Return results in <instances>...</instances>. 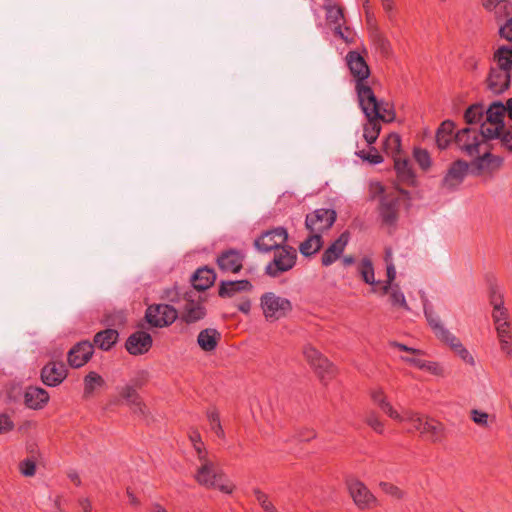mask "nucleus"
I'll return each instance as SVG.
<instances>
[{
    "mask_svg": "<svg viewBox=\"0 0 512 512\" xmlns=\"http://www.w3.org/2000/svg\"><path fill=\"white\" fill-rule=\"evenodd\" d=\"M309 233V236L299 245V251L305 257H310L318 253L324 244L323 237L320 233Z\"/></svg>",
    "mask_w": 512,
    "mask_h": 512,
    "instance_id": "c85d7f7f",
    "label": "nucleus"
},
{
    "mask_svg": "<svg viewBox=\"0 0 512 512\" xmlns=\"http://www.w3.org/2000/svg\"><path fill=\"white\" fill-rule=\"evenodd\" d=\"M500 37L512 42V18L508 19L506 23L499 29Z\"/></svg>",
    "mask_w": 512,
    "mask_h": 512,
    "instance_id": "69168bd1",
    "label": "nucleus"
},
{
    "mask_svg": "<svg viewBox=\"0 0 512 512\" xmlns=\"http://www.w3.org/2000/svg\"><path fill=\"white\" fill-rule=\"evenodd\" d=\"M119 333L115 329H106L96 333L94 344L102 350H109L117 342Z\"/></svg>",
    "mask_w": 512,
    "mask_h": 512,
    "instance_id": "72a5a7b5",
    "label": "nucleus"
},
{
    "mask_svg": "<svg viewBox=\"0 0 512 512\" xmlns=\"http://www.w3.org/2000/svg\"><path fill=\"white\" fill-rule=\"evenodd\" d=\"M14 428V423L6 414H0V434L7 433Z\"/></svg>",
    "mask_w": 512,
    "mask_h": 512,
    "instance_id": "0e129e2a",
    "label": "nucleus"
},
{
    "mask_svg": "<svg viewBox=\"0 0 512 512\" xmlns=\"http://www.w3.org/2000/svg\"><path fill=\"white\" fill-rule=\"evenodd\" d=\"M511 83V72L491 66L486 79L487 89L498 95L506 91Z\"/></svg>",
    "mask_w": 512,
    "mask_h": 512,
    "instance_id": "2eb2a0df",
    "label": "nucleus"
},
{
    "mask_svg": "<svg viewBox=\"0 0 512 512\" xmlns=\"http://www.w3.org/2000/svg\"><path fill=\"white\" fill-rule=\"evenodd\" d=\"M334 34L341 38L346 44H353L355 42V33L347 26L344 28L340 24L335 26Z\"/></svg>",
    "mask_w": 512,
    "mask_h": 512,
    "instance_id": "3c124183",
    "label": "nucleus"
},
{
    "mask_svg": "<svg viewBox=\"0 0 512 512\" xmlns=\"http://www.w3.org/2000/svg\"><path fill=\"white\" fill-rule=\"evenodd\" d=\"M369 38L376 51L382 57L389 58L392 55V46L388 38L381 32L377 24L370 27Z\"/></svg>",
    "mask_w": 512,
    "mask_h": 512,
    "instance_id": "b1692460",
    "label": "nucleus"
},
{
    "mask_svg": "<svg viewBox=\"0 0 512 512\" xmlns=\"http://www.w3.org/2000/svg\"><path fill=\"white\" fill-rule=\"evenodd\" d=\"M206 315V308L200 300H187L181 316L187 324L195 323Z\"/></svg>",
    "mask_w": 512,
    "mask_h": 512,
    "instance_id": "393cba45",
    "label": "nucleus"
},
{
    "mask_svg": "<svg viewBox=\"0 0 512 512\" xmlns=\"http://www.w3.org/2000/svg\"><path fill=\"white\" fill-rule=\"evenodd\" d=\"M349 493L359 509H370L377 504L376 497L370 492L368 487L358 479H349L347 481Z\"/></svg>",
    "mask_w": 512,
    "mask_h": 512,
    "instance_id": "f8f14e48",
    "label": "nucleus"
},
{
    "mask_svg": "<svg viewBox=\"0 0 512 512\" xmlns=\"http://www.w3.org/2000/svg\"><path fill=\"white\" fill-rule=\"evenodd\" d=\"M414 158L423 169H428L431 165L430 155L426 150L415 149Z\"/></svg>",
    "mask_w": 512,
    "mask_h": 512,
    "instance_id": "13d9d810",
    "label": "nucleus"
},
{
    "mask_svg": "<svg viewBox=\"0 0 512 512\" xmlns=\"http://www.w3.org/2000/svg\"><path fill=\"white\" fill-rule=\"evenodd\" d=\"M260 306L268 321H276L285 317L292 310V304L287 298L266 292L260 298Z\"/></svg>",
    "mask_w": 512,
    "mask_h": 512,
    "instance_id": "20e7f679",
    "label": "nucleus"
},
{
    "mask_svg": "<svg viewBox=\"0 0 512 512\" xmlns=\"http://www.w3.org/2000/svg\"><path fill=\"white\" fill-rule=\"evenodd\" d=\"M245 253L237 249H227L220 252L216 262L223 273H238L243 268Z\"/></svg>",
    "mask_w": 512,
    "mask_h": 512,
    "instance_id": "ddd939ff",
    "label": "nucleus"
},
{
    "mask_svg": "<svg viewBox=\"0 0 512 512\" xmlns=\"http://www.w3.org/2000/svg\"><path fill=\"white\" fill-rule=\"evenodd\" d=\"M120 397L125 401V403L131 408L133 413L139 414L143 417L147 416L148 410L143 402L141 396L134 389L133 386H129L128 384L120 387L118 389Z\"/></svg>",
    "mask_w": 512,
    "mask_h": 512,
    "instance_id": "aec40b11",
    "label": "nucleus"
},
{
    "mask_svg": "<svg viewBox=\"0 0 512 512\" xmlns=\"http://www.w3.org/2000/svg\"><path fill=\"white\" fill-rule=\"evenodd\" d=\"M394 168L401 181L406 183H412L414 181V173L410 161L407 158H402L401 156L395 157Z\"/></svg>",
    "mask_w": 512,
    "mask_h": 512,
    "instance_id": "e433bc0d",
    "label": "nucleus"
},
{
    "mask_svg": "<svg viewBox=\"0 0 512 512\" xmlns=\"http://www.w3.org/2000/svg\"><path fill=\"white\" fill-rule=\"evenodd\" d=\"M178 317L177 310L169 304L150 305L145 313L147 322L153 327L171 325Z\"/></svg>",
    "mask_w": 512,
    "mask_h": 512,
    "instance_id": "1a4fd4ad",
    "label": "nucleus"
},
{
    "mask_svg": "<svg viewBox=\"0 0 512 512\" xmlns=\"http://www.w3.org/2000/svg\"><path fill=\"white\" fill-rule=\"evenodd\" d=\"M356 155L371 164H379L383 161V157L377 152L375 148H372L368 152L361 150L356 152Z\"/></svg>",
    "mask_w": 512,
    "mask_h": 512,
    "instance_id": "864d4df0",
    "label": "nucleus"
},
{
    "mask_svg": "<svg viewBox=\"0 0 512 512\" xmlns=\"http://www.w3.org/2000/svg\"><path fill=\"white\" fill-rule=\"evenodd\" d=\"M503 130L504 127L501 125L498 126L488 121L483 122L478 130V138L483 143V148L489 147V140L500 138L501 131Z\"/></svg>",
    "mask_w": 512,
    "mask_h": 512,
    "instance_id": "2f4dec72",
    "label": "nucleus"
},
{
    "mask_svg": "<svg viewBox=\"0 0 512 512\" xmlns=\"http://www.w3.org/2000/svg\"><path fill=\"white\" fill-rule=\"evenodd\" d=\"M194 478L199 485L208 489H217L225 494H232L235 489V485L213 459H203L199 462Z\"/></svg>",
    "mask_w": 512,
    "mask_h": 512,
    "instance_id": "f257e3e1",
    "label": "nucleus"
},
{
    "mask_svg": "<svg viewBox=\"0 0 512 512\" xmlns=\"http://www.w3.org/2000/svg\"><path fill=\"white\" fill-rule=\"evenodd\" d=\"M401 418V420H398L399 422L411 423L413 430L420 432L421 435L433 443L441 442L445 437L444 425L433 418L420 415L411 410L401 414Z\"/></svg>",
    "mask_w": 512,
    "mask_h": 512,
    "instance_id": "7ed1b4c3",
    "label": "nucleus"
},
{
    "mask_svg": "<svg viewBox=\"0 0 512 512\" xmlns=\"http://www.w3.org/2000/svg\"><path fill=\"white\" fill-rule=\"evenodd\" d=\"M510 322L504 321L496 326L497 336L500 342L501 350L507 355H512L511 341L512 331L510 328Z\"/></svg>",
    "mask_w": 512,
    "mask_h": 512,
    "instance_id": "c9c22d12",
    "label": "nucleus"
},
{
    "mask_svg": "<svg viewBox=\"0 0 512 512\" xmlns=\"http://www.w3.org/2000/svg\"><path fill=\"white\" fill-rule=\"evenodd\" d=\"M221 334L214 328H206L200 331L197 337L199 347L205 351L210 352L216 349Z\"/></svg>",
    "mask_w": 512,
    "mask_h": 512,
    "instance_id": "cd10ccee",
    "label": "nucleus"
},
{
    "mask_svg": "<svg viewBox=\"0 0 512 512\" xmlns=\"http://www.w3.org/2000/svg\"><path fill=\"white\" fill-rule=\"evenodd\" d=\"M424 314L435 335L441 341L444 342L448 337H450L452 333L442 325L439 316L431 308L425 306Z\"/></svg>",
    "mask_w": 512,
    "mask_h": 512,
    "instance_id": "7c9ffc66",
    "label": "nucleus"
},
{
    "mask_svg": "<svg viewBox=\"0 0 512 512\" xmlns=\"http://www.w3.org/2000/svg\"><path fill=\"white\" fill-rule=\"evenodd\" d=\"M485 115V108L482 104L471 105L465 112L464 118L468 124L479 123Z\"/></svg>",
    "mask_w": 512,
    "mask_h": 512,
    "instance_id": "a18cd8bd",
    "label": "nucleus"
},
{
    "mask_svg": "<svg viewBox=\"0 0 512 512\" xmlns=\"http://www.w3.org/2000/svg\"><path fill=\"white\" fill-rule=\"evenodd\" d=\"M491 303L493 304L494 311L492 314L495 326H498L499 323L504 321H508V312L506 308L503 306V300L500 295H493L491 298Z\"/></svg>",
    "mask_w": 512,
    "mask_h": 512,
    "instance_id": "37998d69",
    "label": "nucleus"
},
{
    "mask_svg": "<svg viewBox=\"0 0 512 512\" xmlns=\"http://www.w3.org/2000/svg\"><path fill=\"white\" fill-rule=\"evenodd\" d=\"M495 67L512 72V45H502L494 52Z\"/></svg>",
    "mask_w": 512,
    "mask_h": 512,
    "instance_id": "473e14b6",
    "label": "nucleus"
},
{
    "mask_svg": "<svg viewBox=\"0 0 512 512\" xmlns=\"http://www.w3.org/2000/svg\"><path fill=\"white\" fill-rule=\"evenodd\" d=\"M506 0H483V6L488 11H494L496 14H501L506 8Z\"/></svg>",
    "mask_w": 512,
    "mask_h": 512,
    "instance_id": "6e6d98bb",
    "label": "nucleus"
},
{
    "mask_svg": "<svg viewBox=\"0 0 512 512\" xmlns=\"http://www.w3.org/2000/svg\"><path fill=\"white\" fill-rule=\"evenodd\" d=\"M20 471L26 477H31L35 475L36 472V464L31 459H25L20 463Z\"/></svg>",
    "mask_w": 512,
    "mask_h": 512,
    "instance_id": "680f3d73",
    "label": "nucleus"
},
{
    "mask_svg": "<svg viewBox=\"0 0 512 512\" xmlns=\"http://www.w3.org/2000/svg\"><path fill=\"white\" fill-rule=\"evenodd\" d=\"M381 5L389 21L394 22L396 20L394 0H381Z\"/></svg>",
    "mask_w": 512,
    "mask_h": 512,
    "instance_id": "e2e57ef3",
    "label": "nucleus"
},
{
    "mask_svg": "<svg viewBox=\"0 0 512 512\" xmlns=\"http://www.w3.org/2000/svg\"><path fill=\"white\" fill-rule=\"evenodd\" d=\"M94 353V345L89 341L75 344L68 352L67 361L72 368L84 366Z\"/></svg>",
    "mask_w": 512,
    "mask_h": 512,
    "instance_id": "dca6fc26",
    "label": "nucleus"
},
{
    "mask_svg": "<svg viewBox=\"0 0 512 512\" xmlns=\"http://www.w3.org/2000/svg\"><path fill=\"white\" fill-rule=\"evenodd\" d=\"M337 219V212L334 209L319 208L308 213L305 217V228L309 232L320 233L330 230Z\"/></svg>",
    "mask_w": 512,
    "mask_h": 512,
    "instance_id": "0eeeda50",
    "label": "nucleus"
},
{
    "mask_svg": "<svg viewBox=\"0 0 512 512\" xmlns=\"http://www.w3.org/2000/svg\"><path fill=\"white\" fill-rule=\"evenodd\" d=\"M476 159L472 165L478 171L493 172L498 170L502 165V158L495 156L489 152V147L482 148L481 154L475 156Z\"/></svg>",
    "mask_w": 512,
    "mask_h": 512,
    "instance_id": "4be33fe9",
    "label": "nucleus"
},
{
    "mask_svg": "<svg viewBox=\"0 0 512 512\" xmlns=\"http://www.w3.org/2000/svg\"><path fill=\"white\" fill-rule=\"evenodd\" d=\"M253 285L248 280L222 281L218 294L222 298H230L239 292L251 291Z\"/></svg>",
    "mask_w": 512,
    "mask_h": 512,
    "instance_id": "a878e982",
    "label": "nucleus"
},
{
    "mask_svg": "<svg viewBox=\"0 0 512 512\" xmlns=\"http://www.w3.org/2000/svg\"><path fill=\"white\" fill-rule=\"evenodd\" d=\"M468 174V164L457 160L451 164L442 180V187L448 191H455Z\"/></svg>",
    "mask_w": 512,
    "mask_h": 512,
    "instance_id": "4468645a",
    "label": "nucleus"
},
{
    "mask_svg": "<svg viewBox=\"0 0 512 512\" xmlns=\"http://www.w3.org/2000/svg\"><path fill=\"white\" fill-rule=\"evenodd\" d=\"M422 370L428 371L433 375H442L443 368L436 362L425 361V367Z\"/></svg>",
    "mask_w": 512,
    "mask_h": 512,
    "instance_id": "774afa93",
    "label": "nucleus"
},
{
    "mask_svg": "<svg viewBox=\"0 0 512 512\" xmlns=\"http://www.w3.org/2000/svg\"><path fill=\"white\" fill-rule=\"evenodd\" d=\"M105 381L101 375L91 371L84 378V397H90L96 388L102 387Z\"/></svg>",
    "mask_w": 512,
    "mask_h": 512,
    "instance_id": "a19ab883",
    "label": "nucleus"
},
{
    "mask_svg": "<svg viewBox=\"0 0 512 512\" xmlns=\"http://www.w3.org/2000/svg\"><path fill=\"white\" fill-rule=\"evenodd\" d=\"M395 278H396V269H395L393 262H390L387 264V280L384 283V285L382 286V293L384 295L389 293L391 286H394L393 281L395 280Z\"/></svg>",
    "mask_w": 512,
    "mask_h": 512,
    "instance_id": "4d7b16f0",
    "label": "nucleus"
},
{
    "mask_svg": "<svg viewBox=\"0 0 512 512\" xmlns=\"http://www.w3.org/2000/svg\"><path fill=\"white\" fill-rule=\"evenodd\" d=\"M253 494L259 503V505L262 507L264 512H277V509L273 505V503L269 500V497L266 493L261 491L259 488L253 489Z\"/></svg>",
    "mask_w": 512,
    "mask_h": 512,
    "instance_id": "09e8293b",
    "label": "nucleus"
},
{
    "mask_svg": "<svg viewBox=\"0 0 512 512\" xmlns=\"http://www.w3.org/2000/svg\"><path fill=\"white\" fill-rule=\"evenodd\" d=\"M379 487L385 494L393 498L401 499L404 496V492L399 487L392 483L380 482Z\"/></svg>",
    "mask_w": 512,
    "mask_h": 512,
    "instance_id": "603ef678",
    "label": "nucleus"
},
{
    "mask_svg": "<svg viewBox=\"0 0 512 512\" xmlns=\"http://www.w3.org/2000/svg\"><path fill=\"white\" fill-rule=\"evenodd\" d=\"M384 150L386 153L391 154L393 158L400 156L401 150V137L396 133H391L385 139Z\"/></svg>",
    "mask_w": 512,
    "mask_h": 512,
    "instance_id": "c03bdc74",
    "label": "nucleus"
},
{
    "mask_svg": "<svg viewBox=\"0 0 512 512\" xmlns=\"http://www.w3.org/2000/svg\"><path fill=\"white\" fill-rule=\"evenodd\" d=\"M49 393L37 386H28L24 392L25 405L33 410H40L49 402Z\"/></svg>",
    "mask_w": 512,
    "mask_h": 512,
    "instance_id": "412c9836",
    "label": "nucleus"
},
{
    "mask_svg": "<svg viewBox=\"0 0 512 512\" xmlns=\"http://www.w3.org/2000/svg\"><path fill=\"white\" fill-rule=\"evenodd\" d=\"M367 122L364 124L363 127V136L366 142L371 145L375 143L377 140L380 131H381V125L380 121L377 118L370 116H366Z\"/></svg>",
    "mask_w": 512,
    "mask_h": 512,
    "instance_id": "58836bf2",
    "label": "nucleus"
},
{
    "mask_svg": "<svg viewBox=\"0 0 512 512\" xmlns=\"http://www.w3.org/2000/svg\"><path fill=\"white\" fill-rule=\"evenodd\" d=\"M444 343L449 345L451 349L458 354L463 361L470 365H474V358L469 351L461 344L460 340L453 334L448 337Z\"/></svg>",
    "mask_w": 512,
    "mask_h": 512,
    "instance_id": "ea45409f",
    "label": "nucleus"
},
{
    "mask_svg": "<svg viewBox=\"0 0 512 512\" xmlns=\"http://www.w3.org/2000/svg\"><path fill=\"white\" fill-rule=\"evenodd\" d=\"M371 398L379 408L386 413L393 420H401V414L396 411L390 402L387 401L386 396L382 390H374L371 393Z\"/></svg>",
    "mask_w": 512,
    "mask_h": 512,
    "instance_id": "f704fd0d",
    "label": "nucleus"
},
{
    "mask_svg": "<svg viewBox=\"0 0 512 512\" xmlns=\"http://www.w3.org/2000/svg\"><path fill=\"white\" fill-rule=\"evenodd\" d=\"M365 421L375 432L383 433L384 425L375 412H369Z\"/></svg>",
    "mask_w": 512,
    "mask_h": 512,
    "instance_id": "bf43d9fd",
    "label": "nucleus"
},
{
    "mask_svg": "<svg viewBox=\"0 0 512 512\" xmlns=\"http://www.w3.org/2000/svg\"><path fill=\"white\" fill-rule=\"evenodd\" d=\"M456 146L470 157L480 155L483 143L478 138V130L475 128H464L459 130L454 136Z\"/></svg>",
    "mask_w": 512,
    "mask_h": 512,
    "instance_id": "9b49d317",
    "label": "nucleus"
},
{
    "mask_svg": "<svg viewBox=\"0 0 512 512\" xmlns=\"http://www.w3.org/2000/svg\"><path fill=\"white\" fill-rule=\"evenodd\" d=\"M296 260V249L286 245L274 251L273 260L266 265L265 273L273 278L279 277L281 274L291 270L295 266Z\"/></svg>",
    "mask_w": 512,
    "mask_h": 512,
    "instance_id": "39448f33",
    "label": "nucleus"
},
{
    "mask_svg": "<svg viewBox=\"0 0 512 512\" xmlns=\"http://www.w3.org/2000/svg\"><path fill=\"white\" fill-rule=\"evenodd\" d=\"M500 140L504 147L512 151V126L507 130H503Z\"/></svg>",
    "mask_w": 512,
    "mask_h": 512,
    "instance_id": "338daca9",
    "label": "nucleus"
},
{
    "mask_svg": "<svg viewBox=\"0 0 512 512\" xmlns=\"http://www.w3.org/2000/svg\"><path fill=\"white\" fill-rule=\"evenodd\" d=\"M359 106L365 116H372L379 121L390 123L395 119V112L393 107L388 102L379 101L372 90V100L368 97L358 98Z\"/></svg>",
    "mask_w": 512,
    "mask_h": 512,
    "instance_id": "423d86ee",
    "label": "nucleus"
},
{
    "mask_svg": "<svg viewBox=\"0 0 512 512\" xmlns=\"http://www.w3.org/2000/svg\"><path fill=\"white\" fill-rule=\"evenodd\" d=\"M365 55H367L365 47L362 48L361 52L357 50L349 51L345 57V62L355 80L357 97H368L369 100H372V88L367 84L371 71Z\"/></svg>",
    "mask_w": 512,
    "mask_h": 512,
    "instance_id": "f03ea898",
    "label": "nucleus"
},
{
    "mask_svg": "<svg viewBox=\"0 0 512 512\" xmlns=\"http://www.w3.org/2000/svg\"><path fill=\"white\" fill-rule=\"evenodd\" d=\"M326 19L329 23L334 24L335 26H338L339 24L342 25V22L344 21L343 9L338 6L328 7Z\"/></svg>",
    "mask_w": 512,
    "mask_h": 512,
    "instance_id": "8fccbe9b",
    "label": "nucleus"
},
{
    "mask_svg": "<svg viewBox=\"0 0 512 512\" xmlns=\"http://www.w3.org/2000/svg\"><path fill=\"white\" fill-rule=\"evenodd\" d=\"M350 239L348 231H344L340 236L333 241L323 252L321 257V264L328 267L335 263L343 254Z\"/></svg>",
    "mask_w": 512,
    "mask_h": 512,
    "instance_id": "f3484780",
    "label": "nucleus"
},
{
    "mask_svg": "<svg viewBox=\"0 0 512 512\" xmlns=\"http://www.w3.org/2000/svg\"><path fill=\"white\" fill-rule=\"evenodd\" d=\"M152 343V337L148 332L136 331L128 337L125 347L132 355H142L150 350Z\"/></svg>",
    "mask_w": 512,
    "mask_h": 512,
    "instance_id": "6ab92c4d",
    "label": "nucleus"
},
{
    "mask_svg": "<svg viewBox=\"0 0 512 512\" xmlns=\"http://www.w3.org/2000/svg\"><path fill=\"white\" fill-rule=\"evenodd\" d=\"M288 240V232L284 227H276L263 232L254 241L255 248L263 253L276 251L284 246Z\"/></svg>",
    "mask_w": 512,
    "mask_h": 512,
    "instance_id": "6e6552de",
    "label": "nucleus"
},
{
    "mask_svg": "<svg viewBox=\"0 0 512 512\" xmlns=\"http://www.w3.org/2000/svg\"><path fill=\"white\" fill-rule=\"evenodd\" d=\"M215 279L216 274L213 269L202 267L193 274L191 283L196 290L204 291L213 285Z\"/></svg>",
    "mask_w": 512,
    "mask_h": 512,
    "instance_id": "bb28decb",
    "label": "nucleus"
},
{
    "mask_svg": "<svg viewBox=\"0 0 512 512\" xmlns=\"http://www.w3.org/2000/svg\"><path fill=\"white\" fill-rule=\"evenodd\" d=\"M358 273L363 281L370 285L378 284L374 277V267L370 258L364 257L358 264Z\"/></svg>",
    "mask_w": 512,
    "mask_h": 512,
    "instance_id": "79ce46f5",
    "label": "nucleus"
},
{
    "mask_svg": "<svg viewBox=\"0 0 512 512\" xmlns=\"http://www.w3.org/2000/svg\"><path fill=\"white\" fill-rule=\"evenodd\" d=\"M149 380V373L145 370H141L131 378L129 386H133L135 390L143 388Z\"/></svg>",
    "mask_w": 512,
    "mask_h": 512,
    "instance_id": "5fc2aeb1",
    "label": "nucleus"
},
{
    "mask_svg": "<svg viewBox=\"0 0 512 512\" xmlns=\"http://www.w3.org/2000/svg\"><path fill=\"white\" fill-rule=\"evenodd\" d=\"M303 353L322 382H326L333 377L335 372L334 366L317 349L311 345H307L304 347Z\"/></svg>",
    "mask_w": 512,
    "mask_h": 512,
    "instance_id": "9d476101",
    "label": "nucleus"
},
{
    "mask_svg": "<svg viewBox=\"0 0 512 512\" xmlns=\"http://www.w3.org/2000/svg\"><path fill=\"white\" fill-rule=\"evenodd\" d=\"M207 418H208V421L210 423L211 430L219 438H224L225 437V433H224V430H223V428L221 426L219 413L215 409L209 410L207 412Z\"/></svg>",
    "mask_w": 512,
    "mask_h": 512,
    "instance_id": "de8ad7c7",
    "label": "nucleus"
},
{
    "mask_svg": "<svg viewBox=\"0 0 512 512\" xmlns=\"http://www.w3.org/2000/svg\"><path fill=\"white\" fill-rule=\"evenodd\" d=\"M398 198L392 195H384L380 201V216L382 221L388 225H392L397 220Z\"/></svg>",
    "mask_w": 512,
    "mask_h": 512,
    "instance_id": "5701e85b",
    "label": "nucleus"
},
{
    "mask_svg": "<svg viewBox=\"0 0 512 512\" xmlns=\"http://www.w3.org/2000/svg\"><path fill=\"white\" fill-rule=\"evenodd\" d=\"M67 373L63 362H49L41 370V380L45 385L55 387L65 380Z\"/></svg>",
    "mask_w": 512,
    "mask_h": 512,
    "instance_id": "a211bd4d",
    "label": "nucleus"
},
{
    "mask_svg": "<svg viewBox=\"0 0 512 512\" xmlns=\"http://www.w3.org/2000/svg\"><path fill=\"white\" fill-rule=\"evenodd\" d=\"M454 127V123L450 120L441 123L436 132V144L439 149L447 148L454 139Z\"/></svg>",
    "mask_w": 512,
    "mask_h": 512,
    "instance_id": "c756f323",
    "label": "nucleus"
},
{
    "mask_svg": "<svg viewBox=\"0 0 512 512\" xmlns=\"http://www.w3.org/2000/svg\"><path fill=\"white\" fill-rule=\"evenodd\" d=\"M505 113H507V105H503L501 102H494L485 110L486 121L504 127L503 117Z\"/></svg>",
    "mask_w": 512,
    "mask_h": 512,
    "instance_id": "4c0bfd02",
    "label": "nucleus"
},
{
    "mask_svg": "<svg viewBox=\"0 0 512 512\" xmlns=\"http://www.w3.org/2000/svg\"><path fill=\"white\" fill-rule=\"evenodd\" d=\"M471 419L479 426L481 427H487L488 426V419L489 415L486 412L473 409L471 411Z\"/></svg>",
    "mask_w": 512,
    "mask_h": 512,
    "instance_id": "052dcab7",
    "label": "nucleus"
},
{
    "mask_svg": "<svg viewBox=\"0 0 512 512\" xmlns=\"http://www.w3.org/2000/svg\"><path fill=\"white\" fill-rule=\"evenodd\" d=\"M389 299L393 306H399L404 308L405 310H409V306L406 302L404 294L400 291L399 286L396 284L391 286L389 291Z\"/></svg>",
    "mask_w": 512,
    "mask_h": 512,
    "instance_id": "49530a36",
    "label": "nucleus"
}]
</instances>
